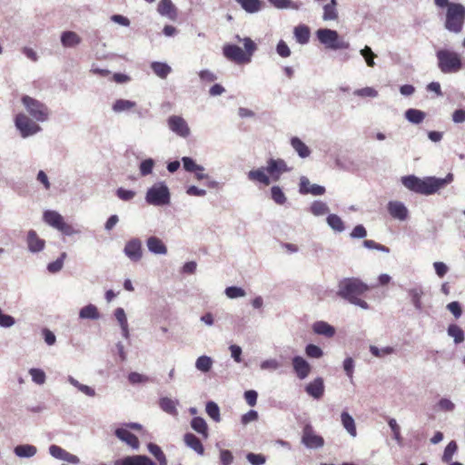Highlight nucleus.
Returning <instances> with one entry per match:
<instances>
[{"instance_id": "f257e3e1", "label": "nucleus", "mask_w": 465, "mask_h": 465, "mask_svg": "<svg viewBox=\"0 0 465 465\" xmlns=\"http://www.w3.org/2000/svg\"><path fill=\"white\" fill-rule=\"evenodd\" d=\"M453 181V174L448 173L445 178H436L432 176L420 179L414 175L404 176L401 179L402 184L409 190L417 193L430 195L433 194L441 188Z\"/></svg>"}, {"instance_id": "f03ea898", "label": "nucleus", "mask_w": 465, "mask_h": 465, "mask_svg": "<svg viewBox=\"0 0 465 465\" xmlns=\"http://www.w3.org/2000/svg\"><path fill=\"white\" fill-rule=\"evenodd\" d=\"M338 296L362 309H368V303L361 297L369 291V287L358 278H344L339 282Z\"/></svg>"}, {"instance_id": "7ed1b4c3", "label": "nucleus", "mask_w": 465, "mask_h": 465, "mask_svg": "<svg viewBox=\"0 0 465 465\" xmlns=\"http://www.w3.org/2000/svg\"><path fill=\"white\" fill-rule=\"evenodd\" d=\"M242 42L244 50L236 45H224L223 47L224 57L237 64H249L257 49V45L250 37L243 38Z\"/></svg>"}, {"instance_id": "20e7f679", "label": "nucleus", "mask_w": 465, "mask_h": 465, "mask_svg": "<svg viewBox=\"0 0 465 465\" xmlns=\"http://www.w3.org/2000/svg\"><path fill=\"white\" fill-rule=\"evenodd\" d=\"M438 67L443 74L459 72L463 64L460 55L448 49H440L436 53Z\"/></svg>"}, {"instance_id": "39448f33", "label": "nucleus", "mask_w": 465, "mask_h": 465, "mask_svg": "<svg viewBox=\"0 0 465 465\" xmlns=\"http://www.w3.org/2000/svg\"><path fill=\"white\" fill-rule=\"evenodd\" d=\"M465 21V7L461 4L451 3L447 8L445 27L450 32L460 33Z\"/></svg>"}, {"instance_id": "423d86ee", "label": "nucleus", "mask_w": 465, "mask_h": 465, "mask_svg": "<svg viewBox=\"0 0 465 465\" xmlns=\"http://www.w3.org/2000/svg\"><path fill=\"white\" fill-rule=\"evenodd\" d=\"M43 218L48 225L58 230L64 235L70 236L78 232L72 224L66 223L64 217L55 211H45Z\"/></svg>"}, {"instance_id": "0eeeda50", "label": "nucleus", "mask_w": 465, "mask_h": 465, "mask_svg": "<svg viewBox=\"0 0 465 465\" xmlns=\"http://www.w3.org/2000/svg\"><path fill=\"white\" fill-rule=\"evenodd\" d=\"M319 41L331 49H347L349 43L340 39L338 33L331 29H319L316 32Z\"/></svg>"}, {"instance_id": "6e6552de", "label": "nucleus", "mask_w": 465, "mask_h": 465, "mask_svg": "<svg viewBox=\"0 0 465 465\" xmlns=\"http://www.w3.org/2000/svg\"><path fill=\"white\" fill-rule=\"evenodd\" d=\"M22 103L28 111V113L39 122H45L48 119L49 110L45 104L40 101L32 98L28 95L22 97Z\"/></svg>"}, {"instance_id": "1a4fd4ad", "label": "nucleus", "mask_w": 465, "mask_h": 465, "mask_svg": "<svg viewBox=\"0 0 465 465\" xmlns=\"http://www.w3.org/2000/svg\"><path fill=\"white\" fill-rule=\"evenodd\" d=\"M146 201L153 205H164L170 201V193L166 185L157 183L151 187L146 193Z\"/></svg>"}, {"instance_id": "9d476101", "label": "nucleus", "mask_w": 465, "mask_h": 465, "mask_svg": "<svg viewBox=\"0 0 465 465\" xmlns=\"http://www.w3.org/2000/svg\"><path fill=\"white\" fill-rule=\"evenodd\" d=\"M15 126L23 137L33 135L41 130L40 126L24 114L15 116Z\"/></svg>"}, {"instance_id": "9b49d317", "label": "nucleus", "mask_w": 465, "mask_h": 465, "mask_svg": "<svg viewBox=\"0 0 465 465\" xmlns=\"http://www.w3.org/2000/svg\"><path fill=\"white\" fill-rule=\"evenodd\" d=\"M302 443L311 449L321 448L324 445V440L322 436L317 435L312 425L307 424L302 430Z\"/></svg>"}, {"instance_id": "f8f14e48", "label": "nucleus", "mask_w": 465, "mask_h": 465, "mask_svg": "<svg viewBox=\"0 0 465 465\" xmlns=\"http://www.w3.org/2000/svg\"><path fill=\"white\" fill-rule=\"evenodd\" d=\"M272 181L276 182L282 173L288 171L285 162L282 159H270L265 168Z\"/></svg>"}, {"instance_id": "ddd939ff", "label": "nucleus", "mask_w": 465, "mask_h": 465, "mask_svg": "<svg viewBox=\"0 0 465 465\" xmlns=\"http://www.w3.org/2000/svg\"><path fill=\"white\" fill-rule=\"evenodd\" d=\"M169 128L177 135L187 137L190 134V128L186 121L179 115H172L168 118Z\"/></svg>"}, {"instance_id": "4468645a", "label": "nucleus", "mask_w": 465, "mask_h": 465, "mask_svg": "<svg viewBox=\"0 0 465 465\" xmlns=\"http://www.w3.org/2000/svg\"><path fill=\"white\" fill-rule=\"evenodd\" d=\"M114 435L134 450H137L140 447L139 439L124 427L117 428L114 430Z\"/></svg>"}, {"instance_id": "2eb2a0df", "label": "nucleus", "mask_w": 465, "mask_h": 465, "mask_svg": "<svg viewBox=\"0 0 465 465\" xmlns=\"http://www.w3.org/2000/svg\"><path fill=\"white\" fill-rule=\"evenodd\" d=\"M125 255L133 262H138L142 258V242L138 239H132L126 242L124 250Z\"/></svg>"}, {"instance_id": "dca6fc26", "label": "nucleus", "mask_w": 465, "mask_h": 465, "mask_svg": "<svg viewBox=\"0 0 465 465\" xmlns=\"http://www.w3.org/2000/svg\"><path fill=\"white\" fill-rule=\"evenodd\" d=\"M292 367L301 380L305 379L311 372V365L301 356H295L292 359Z\"/></svg>"}, {"instance_id": "f3484780", "label": "nucleus", "mask_w": 465, "mask_h": 465, "mask_svg": "<svg viewBox=\"0 0 465 465\" xmlns=\"http://www.w3.org/2000/svg\"><path fill=\"white\" fill-rule=\"evenodd\" d=\"M115 465H156L150 458L143 455L127 456L115 461Z\"/></svg>"}, {"instance_id": "a211bd4d", "label": "nucleus", "mask_w": 465, "mask_h": 465, "mask_svg": "<svg viewBox=\"0 0 465 465\" xmlns=\"http://www.w3.org/2000/svg\"><path fill=\"white\" fill-rule=\"evenodd\" d=\"M306 392L314 399H321L324 393V384L322 378H316L310 382L306 388Z\"/></svg>"}, {"instance_id": "6ab92c4d", "label": "nucleus", "mask_w": 465, "mask_h": 465, "mask_svg": "<svg viewBox=\"0 0 465 465\" xmlns=\"http://www.w3.org/2000/svg\"><path fill=\"white\" fill-rule=\"evenodd\" d=\"M157 11L160 15L167 16L171 20H175L177 17V10L171 0H160Z\"/></svg>"}, {"instance_id": "aec40b11", "label": "nucleus", "mask_w": 465, "mask_h": 465, "mask_svg": "<svg viewBox=\"0 0 465 465\" xmlns=\"http://www.w3.org/2000/svg\"><path fill=\"white\" fill-rule=\"evenodd\" d=\"M300 192L303 194L322 195L325 193V188L318 184H312L307 178H302Z\"/></svg>"}, {"instance_id": "412c9836", "label": "nucleus", "mask_w": 465, "mask_h": 465, "mask_svg": "<svg viewBox=\"0 0 465 465\" xmlns=\"http://www.w3.org/2000/svg\"><path fill=\"white\" fill-rule=\"evenodd\" d=\"M49 452L53 457L56 459L65 460L71 463L78 462V458L75 455L67 452L65 450L62 449L57 445L50 446Z\"/></svg>"}, {"instance_id": "4be33fe9", "label": "nucleus", "mask_w": 465, "mask_h": 465, "mask_svg": "<svg viewBox=\"0 0 465 465\" xmlns=\"http://www.w3.org/2000/svg\"><path fill=\"white\" fill-rule=\"evenodd\" d=\"M390 214L396 219L405 220L408 216V211L403 203L400 202H390L388 204Z\"/></svg>"}, {"instance_id": "5701e85b", "label": "nucleus", "mask_w": 465, "mask_h": 465, "mask_svg": "<svg viewBox=\"0 0 465 465\" xmlns=\"http://www.w3.org/2000/svg\"><path fill=\"white\" fill-rule=\"evenodd\" d=\"M266 173L264 168L252 170L248 173V178L252 182H257L264 186H268L271 183V179Z\"/></svg>"}, {"instance_id": "b1692460", "label": "nucleus", "mask_w": 465, "mask_h": 465, "mask_svg": "<svg viewBox=\"0 0 465 465\" xmlns=\"http://www.w3.org/2000/svg\"><path fill=\"white\" fill-rule=\"evenodd\" d=\"M27 244L31 252H40L45 247V241L38 237L35 231L30 230L27 234Z\"/></svg>"}, {"instance_id": "393cba45", "label": "nucleus", "mask_w": 465, "mask_h": 465, "mask_svg": "<svg viewBox=\"0 0 465 465\" xmlns=\"http://www.w3.org/2000/svg\"><path fill=\"white\" fill-rule=\"evenodd\" d=\"M337 6H338L337 0H331L329 3L324 5L322 19L324 21L337 20L339 17Z\"/></svg>"}, {"instance_id": "a878e982", "label": "nucleus", "mask_w": 465, "mask_h": 465, "mask_svg": "<svg viewBox=\"0 0 465 465\" xmlns=\"http://www.w3.org/2000/svg\"><path fill=\"white\" fill-rule=\"evenodd\" d=\"M184 443L193 450L197 454L203 455L204 448L200 440L194 434L186 433L183 437Z\"/></svg>"}, {"instance_id": "bb28decb", "label": "nucleus", "mask_w": 465, "mask_h": 465, "mask_svg": "<svg viewBox=\"0 0 465 465\" xmlns=\"http://www.w3.org/2000/svg\"><path fill=\"white\" fill-rule=\"evenodd\" d=\"M146 243L149 251L155 254H165L167 252V248L163 241L155 236L149 237Z\"/></svg>"}, {"instance_id": "cd10ccee", "label": "nucleus", "mask_w": 465, "mask_h": 465, "mask_svg": "<svg viewBox=\"0 0 465 465\" xmlns=\"http://www.w3.org/2000/svg\"><path fill=\"white\" fill-rule=\"evenodd\" d=\"M313 331L319 335L331 338L335 334V329L326 322H316L312 326Z\"/></svg>"}, {"instance_id": "c85d7f7f", "label": "nucleus", "mask_w": 465, "mask_h": 465, "mask_svg": "<svg viewBox=\"0 0 465 465\" xmlns=\"http://www.w3.org/2000/svg\"><path fill=\"white\" fill-rule=\"evenodd\" d=\"M81 37L74 31H65L61 35V43L64 47H74L81 43Z\"/></svg>"}, {"instance_id": "c756f323", "label": "nucleus", "mask_w": 465, "mask_h": 465, "mask_svg": "<svg viewBox=\"0 0 465 465\" xmlns=\"http://www.w3.org/2000/svg\"><path fill=\"white\" fill-rule=\"evenodd\" d=\"M294 37L301 45H305L309 42L311 36L310 28L305 25H300L294 28Z\"/></svg>"}, {"instance_id": "7c9ffc66", "label": "nucleus", "mask_w": 465, "mask_h": 465, "mask_svg": "<svg viewBox=\"0 0 465 465\" xmlns=\"http://www.w3.org/2000/svg\"><path fill=\"white\" fill-rule=\"evenodd\" d=\"M341 420L342 426L348 433L351 436L355 437L357 435V430L353 418L347 411H342L341 414Z\"/></svg>"}, {"instance_id": "2f4dec72", "label": "nucleus", "mask_w": 465, "mask_h": 465, "mask_svg": "<svg viewBox=\"0 0 465 465\" xmlns=\"http://www.w3.org/2000/svg\"><path fill=\"white\" fill-rule=\"evenodd\" d=\"M191 427L203 439H207L209 436L208 426L206 421L202 417H194L191 421Z\"/></svg>"}, {"instance_id": "473e14b6", "label": "nucleus", "mask_w": 465, "mask_h": 465, "mask_svg": "<svg viewBox=\"0 0 465 465\" xmlns=\"http://www.w3.org/2000/svg\"><path fill=\"white\" fill-rule=\"evenodd\" d=\"M177 404L178 402L176 401H173L168 397H163L159 401L161 409L166 413L173 416L178 415Z\"/></svg>"}, {"instance_id": "72a5a7b5", "label": "nucleus", "mask_w": 465, "mask_h": 465, "mask_svg": "<svg viewBox=\"0 0 465 465\" xmlns=\"http://www.w3.org/2000/svg\"><path fill=\"white\" fill-rule=\"evenodd\" d=\"M291 144L300 157L305 158L310 155L311 150L300 138L292 137L291 139Z\"/></svg>"}, {"instance_id": "f704fd0d", "label": "nucleus", "mask_w": 465, "mask_h": 465, "mask_svg": "<svg viewBox=\"0 0 465 465\" xmlns=\"http://www.w3.org/2000/svg\"><path fill=\"white\" fill-rule=\"evenodd\" d=\"M151 68L157 76L163 79L166 78L171 73V67L165 63L153 62Z\"/></svg>"}, {"instance_id": "c9c22d12", "label": "nucleus", "mask_w": 465, "mask_h": 465, "mask_svg": "<svg viewBox=\"0 0 465 465\" xmlns=\"http://www.w3.org/2000/svg\"><path fill=\"white\" fill-rule=\"evenodd\" d=\"M79 316L82 319L96 320L100 317V313L94 304H89L80 310Z\"/></svg>"}, {"instance_id": "e433bc0d", "label": "nucleus", "mask_w": 465, "mask_h": 465, "mask_svg": "<svg viewBox=\"0 0 465 465\" xmlns=\"http://www.w3.org/2000/svg\"><path fill=\"white\" fill-rule=\"evenodd\" d=\"M248 13L258 12L262 8L261 0H235Z\"/></svg>"}, {"instance_id": "4c0bfd02", "label": "nucleus", "mask_w": 465, "mask_h": 465, "mask_svg": "<svg viewBox=\"0 0 465 465\" xmlns=\"http://www.w3.org/2000/svg\"><path fill=\"white\" fill-rule=\"evenodd\" d=\"M425 113L418 109H409L405 112L406 119L412 124H420L425 119Z\"/></svg>"}, {"instance_id": "58836bf2", "label": "nucleus", "mask_w": 465, "mask_h": 465, "mask_svg": "<svg viewBox=\"0 0 465 465\" xmlns=\"http://www.w3.org/2000/svg\"><path fill=\"white\" fill-rule=\"evenodd\" d=\"M15 453L18 457L30 458L36 453V448L33 445H18L15 448Z\"/></svg>"}, {"instance_id": "ea45409f", "label": "nucleus", "mask_w": 465, "mask_h": 465, "mask_svg": "<svg viewBox=\"0 0 465 465\" xmlns=\"http://www.w3.org/2000/svg\"><path fill=\"white\" fill-rule=\"evenodd\" d=\"M114 316H115V319L118 321V322L121 325L124 336L125 338H127L128 337V323H127V319H126V315H125L124 309L117 308L114 311Z\"/></svg>"}, {"instance_id": "a19ab883", "label": "nucleus", "mask_w": 465, "mask_h": 465, "mask_svg": "<svg viewBox=\"0 0 465 465\" xmlns=\"http://www.w3.org/2000/svg\"><path fill=\"white\" fill-rule=\"evenodd\" d=\"M448 334L454 339V341L457 344L461 343L464 341V332L462 329L456 324L449 325Z\"/></svg>"}, {"instance_id": "79ce46f5", "label": "nucleus", "mask_w": 465, "mask_h": 465, "mask_svg": "<svg viewBox=\"0 0 465 465\" xmlns=\"http://www.w3.org/2000/svg\"><path fill=\"white\" fill-rule=\"evenodd\" d=\"M213 366V360L209 356H200L195 362V367L197 370L203 372H208Z\"/></svg>"}, {"instance_id": "37998d69", "label": "nucleus", "mask_w": 465, "mask_h": 465, "mask_svg": "<svg viewBox=\"0 0 465 465\" xmlns=\"http://www.w3.org/2000/svg\"><path fill=\"white\" fill-rule=\"evenodd\" d=\"M327 223L331 229L337 232H342L345 228L343 221L337 214H329Z\"/></svg>"}, {"instance_id": "c03bdc74", "label": "nucleus", "mask_w": 465, "mask_h": 465, "mask_svg": "<svg viewBox=\"0 0 465 465\" xmlns=\"http://www.w3.org/2000/svg\"><path fill=\"white\" fill-rule=\"evenodd\" d=\"M147 447L148 450L155 457L161 465H166L165 455L158 445L154 443H149Z\"/></svg>"}, {"instance_id": "a18cd8bd", "label": "nucleus", "mask_w": 465, "mask_h": 465, "mask_svg": "<svg viewBox=\"0 0 465 465\" xmlns=\"http://www.w3.org/2000/svg\"><path fill=\"white\" fill-rule=\"evenodd\" d=\"M457 450H458V445L454 440H451L450 442H449L444 450V452L442 455V461L449 463L452 460V457H453L454 453L457 451Z\"/></svg>"}, {"instance_id": "49530a36", "label": "nucleus", "mask_w": 465, "mask_h": 465, "mask_svg": "<svg viewBox=\"0 0 465 465\" xmlns=\"http://www.w3.org/2000/svg\"><path fill=\"white\" fill-rule=\"evenodd\" d=\"M134 106H135L134 102H132L129 100L119 99V100H116L115 103L114 104L113 109L115 112H122V111L131 110Z\"/></svg>"}, {"instance_id": "de8ad7c7", "label": "nucleus", "mask_w": 465, "mask_h": 465, "mask_svg": "<svg viewBox=\"0 0 465 465\" xmlns=\"http://www.w3.org/2000/svg\"><path fill=\"white\" fill-rule=\"evenodd\" d=\"M182 162L183 163V168L190 173H193L196 171L203 172L204 169L203 166L197 164L192 158L190 157H183Z\"/></svg>"}, {"instance_id": "09e8293b", "label": "nucleus", "mask_w": 465, "mask_h": 465, "mask_svg": "<svg viewBox=\"0 0 465 465\" xmlns=\"http://www.w3.org/2000/svg\"><path fill=\"white\" fill-rule=\"evenodd\" d=\"M206 413L214 421H220V409L218 405L213 401H209L205 408Z\"/></svg>"}, {"instance_id": "8fccbe9b", "label": "nucleus", "mask_w": 465, "mask_h": 465, "mask_svg": "<svg viewBox=\"0 0 465 465\" xmlns=\"http://www.w3.org/2000/svg\"><path fill=\"white\" fill-rule=\"evenodd\" d=\"M272 199L277 204H283L286 202V196L279 186H272L271 189Z\"/></svg>"}, {"instance_id": "3c124183", "label": "nucleus", "mask_w": 465, "mask_h": 465, "mask_svg": "<svg viewBox=\"0 0 465 465\" xmlns=\"http://www.w3.org/2000/svg\"><path fill=\"white\" fill-rule=\"evenodd\" d=\"M311 212L314 215H323L329 212V208L325 203L316 201L312 204Z\"/></svg>"}, {"instance_id": "603ef678", "label": "nucleus", "mask_w": 465, "mask_h": 465, "mask_svg": "<svg viewBox=\"0 0 465 465\" xmlns=\"http://www.w3.org/2000/svg\"><path fill=\"white\" fill-rule=\"evenodd\" d=\"M65 257H66V253L63 252L57 260H55L54 262H50L48 264V266H47L48 271L51 273H55V272H58L59 271H61L63 268L64 260Z\"/></svg>"}, {"instance_id": "864d4df0", "label": "nucleus", "mask_w": 465, "mask_h": 465, "mask_svg": "<svg viewBox=\"0 0 465 465\" xmlns=\"http://www.w3.org/2000/svg\"><path fill=\"white\" fill-rule=\"evenodd\" d=\"M370 351L375 357L381 358V357H383L385 355H389V354L393 353L394 352V349L392 347H390V346L382 348V349H379L378 347L371 345V346H370Z\"/></svg>"}, {"instance_id": "5fc2aeb1", "label": "nucleus", "mask_w": 465, "mask_h": 465, "mask_svg": "<svg viewBox=\"0 0 465 465\" xmlns=\"http://www.w3.org/2000/svg\"><path fill=\"white\" fill-rule=\"evenodd\" d=\"M32 380L37 384H43L45 381V373L40 369L33 368L29 371Z\"/></svg>"}, {"instance_id": "6e6d98bb", "label": "nucleus", "mask_w": 465, "mask_h": 465, "mask_svg": "<svg viewBox=\"0 0 465 465\" xmlns=\"http://www.w3.org/2000/svg\"><path fill=\"white\" fill-rule=\"evenodd\" d=\"M305 352L310 358L319 359L323 355L322 349L314 344L307 345L305 348Z\"/></svg>"}, {"instance_id": "4d7b16f0", "label": "nucleus", "mask_w": 465, "mask_h": 465, "mask_svg": "<svg viewBox=\"0 0 465 465\" xmlns=\"http://www.w3.org/2000/svg\"><path fill=\"white\" fill-rule=\"evenodd\" d=\"M225 294L227 295V297L231 299H235L239 297H243L245 295V292L243 289L240 287L231 286L225 289Z\"/></svg>"}, {"instance_id": "13d9d810", "label": "nucleus", "mask_w": 465, "mask_h": 465, "mask_svg": "<svg viewBox=\"0 0 465 465\" xmlns=\"http://www.w3.org/2000/svg\"><path fill=\"white\" fill-rule=\"evenodd\" d=\"M361 54L364 57L368 66H374V57L376 55L373 54V52L368 45H366L363 49L361 50Z\"/></svg>"}, {"instance_id": "bf43d9fd", "label": "nucleus", "mask_w": 465, "mask_h": 465, "mask_svg": "<svg viewBox=\"0 0 465 465\" xmlns=\"http://www.w3.org/2000/svg\"><path fill=\"white\" fill-rule=\"evenodd\" d=\"M154 162L152 159L143 160L140 164V173L143 176H146L153 172Z\"/></svg>"}, {"instance_id": "052dcab7", "label": "nucleus", "mask_w": 465, "mask_h": 465, "mask_svg": "<svg viewBox=\"0 0 465 465\" xmlns=\"http://www.w3.org/2000/svg\"><path fill=\"white\" fill-rule=\"evenodd\" d=\"M269 2L277 8L298 9V5L292 0H269Z\"/></svg>"}, {"instance_id": "680f3d73", "label": "nucleus", "mask_w": 465, "mask_h": 465, "mask_svg": "<svg viewBox=\"0 0 465 465\" xmlns=\"http://www.w3.org/2000/svg\"><path fill=\"white\" fill-rule=\"evenodd\" d=\"M410 295L411 297V302L416 307V309L420 310L421 309V295L422 291L420 289H411L410 291Z\"/></svg>"}, {"instance_id": "e2e57ef3", "label": "nucleus", "mask_w": 465, "mask_h": 465, "mask_svg": "<svg viewBox=\"0 0 465 465\" xmlns=\"http://www.w3.org/2000/svg\"><path fill=\"white\" fill-rule=\"evenodd\" d=\"M389 426L391 429V431L393 433L394 439L401 443V428L398 425L395 419H390L388 420Z\"/></svg>"}, {"instance_id": "0e129e2a", "label": "nucleus", "mask_w": 465, "mask_h": 465, "mask_svg": "<svg viewBox=\"0 0 465 465\" xmlns=\"http://www.w3.org/2000/svg\"><path fill=\"white\" fill-rule=\"evenodd\" d=\"M363 245L368 249H375V250L385 252H390V249L388 247H386L382 244H380L373 240H365L363 242Z\"/></svg>"}, {"instance_id": "69168bd1", "label": "nucleus", "mask_w": 465, "mask_h": 465, "mask_svg": "<svg viewBox=\"0 0 465 465\" xmlns=\"http://www.w3.org/2000/svg\"><path fill=\"white\" fill-rule=\"evenodd\" d=\"M276 50H277L278 54L283 58L289 57L291 55V50H290L289 46L282 40H281L278 43Z\"/></svg>"}, {"instance_id": "338daca9", "label": "nucleus", "mask_w": 465, "mask_h": 465, "mask_svg": "<svg viewBox=\"0 0 465 465\" xmlns=\"http://www.w3.org/2000/svg\"><path fill=\"white\" fill-rule=\"evenodd\" d=\"M247 460L252 465H262L265 462V457L262 454L249 453Z\"/></svg>"}, {"instance_id": "774afa93", "label": "nucleus", "mask_w": 465, "mask_h": 465, "mask_svg": "<svg viewBox=\"0 0 465 465\" xmlns=\"http://www.w3.org/2000/svg\"><path fill=\"white\" fill-rule=\"evenodd\" d=\"M128 381L132 384H136L148 381V378L143 374L134 371L128 375Z\"/></svg>"}]
</instances>
